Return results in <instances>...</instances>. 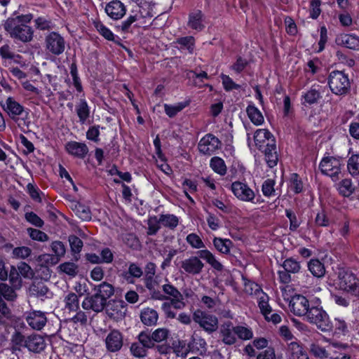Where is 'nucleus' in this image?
Listing matches in <instances>:
<instances>
[{
    "label": "nucleus",
    "instance_id": "393cba45",
    "mask_svg": "<svg viewBox=\"0 0 359 359\" xmlns=\"http://www.w3.org/2000/svg\"><path fill=\"white\" fill-rule=\"evenodd\" d=\"M26 347L30 351L39 353L43 351L46 347L45 339L39 334H32L27 337Z\"/></svg>",
    "mask_w": 359,
    "mask_h": 359
},
{
    "label": "nucleus",
    "instance_id": "ea45409f",
    "mask_svg": "<svg viewBox=\"0 0 359 359\" xmlns=\"http://www.w3.org/2000/svg\"><path fill=\"white\" fill-rule=\"evenodd\" d=\"M210 168L217 174L223 176L226 173L224 161L218 156L212 157L210 162Z\"/></svg>",
    "mask_w": 359,
    "mask_h": 359
},
{
    "label": "nucleus",
    "instance_id": "bf43d9fd",
    "mask_svg": "<svg viewBox=\"0 0 359 359\" xmlns=\"http://www.w3.org/2000/svg\"><path fill=\"white\" fill-rule=\"evenodd\" d=\"M290 189L295 194H299L303 191V182L297 173L291 175Z\"/></svg>",
    "mask_w": 359,
    "mask_h": 359
},
{
    "label": "nucleus",
    "instance_id": "4468645a",
    "mask_svg": "<svg viewBox=\"0 0 359 359\" xmlns=\"http://www.w3.org/2000/svg\"><path fill=\"white\" fill-rule=\"evenodd\" d=\"M24 318L28 325L34 330H41L46 325V313L41 311L31 310L24 313Z\"/></svg>",
    "mask_w": 359,
    "mask_h": 359
},
{
    "label": "nucleus",
    "instance_id": "c85d7f7f",
    "mask_svg": "<svg viewBox=\"0 0 359 359\" xmlns=\"http://www.w3.org/2000/svg\"><path fill=\"white\" fill-rule=\"evenodd\" d=\"M76 112L79 117V122L83 124L90 117V107L84 99H80L76 104Z\"/></svg>",
    "mask_w": 359,
    "mask_h": 359
},
{
    "label": "nucleus",
    "instance_id": "f3484780",
    "mask_svg": "<svg viewBox=\"0 0 359 359\" xmlns=\"http://www.w3.org/2000/svg\"><path fill=\"white\" fill-rule=\"evenodd\" d=\"M106 305L107 302L96 293L86 296L81 304L84 310H91L95 313L102 311Z\"/></svg>",
    "mask_w": 359,
    "mask_h": 359
},
{
    "label": "nucleus",
    "instance_id": "cd10ccee",
    "mask_svg": "<svg viewBox=\"0 0 359 359\" xmlns=\"http://www.w3.org/2000/svg\"><path fill=\"white\" fill-rule=\"evenodd\" d=\"M261 151L264 153L266 161L270 168H273L277 165L278 158L276 143L272 142L266 145L265 148Z\"/></svg>",
    "mask_w": 359,
    "mask_h": 359
},
{
    "label": "nucleus",
    "instance_id": "412c9836",
    "mask_svg": "<svg viewBox=\"0 0 359 359\" xmlns=\"http://www.w3.org/2000/svg\"><path fill=\"white\" fill-rule=\"evenodd\" d=\"M254 140L259 150L265 148L266 145L275 143L273 135L266 129H258L255 133Z\"/></svg>",
    "mask_w": 359,
    "mask_h": 359
},
{
    "label": "nucleus",
    "instance_id": "09e8293b",
    "mask_svg": "<svg viewBox=\"0 0 359 359\" xmlns=\"http://www.w3.org/2000/svg\"><path fill=\"white\" fill-rule=\"evenodd\" d=\"M187 106L185 102H179L175 105L165 104L163 105L165 114L170 117L172 118L177 115V113L181 111Z\"/></svg>",
    "mask_w": 359,
    "mask_h": 359
},
{
    "label": "nucleus",
    "instance_id": "6ab92c4d",
    "mask_svg": "<svg viewBox=\"0 0 359 359\" xmlns=\"http://www.w3.org/2000/svg\"><path fill=\"white\" fill-rule=\"evenodd\" d=\"M123 304L122 301H109L106 305L109 317L116 321L122 320L127 311Z\"/></svg>",
    "mask_w": 359,
    "mask_h": 359
},
{
    "label": "nucleus",
    "instance_id": "6e6d98bb",
    "mask_svg": "<svg viewBox=\"0 0 359 359\" xmlns=\"http://www.w3.org/2000/svg\"><path fill=\"white\" fill-rule=\"evenodd\" d=\"M160 219H158L156 216L150 217L147 221V233L149 236H154L157 233L160 229Z\"/></svg>",
    "mask_w": 359,
    "mask_h": 359
},
{
    "label": "nucleus",
    "instance_id": "2eb2a0df",
    "mask_svg": "<svg viewBox=\"0 0 359 359\" xmlns=\"http://www.w3.org/2000/svg\"><path fill=\"white\" fill-rule=\"evenodd\" d=\"M231 191L237 198L243 201L252 202L255 197L253 190L248 184L241 182H233Z\"/></svg>",
    "mask_w": 359,
    "mask_h": 359
},
{
    "label": "nucleus",
    "instance_id": "a211bd4d",
    "mask_svg": "<svg viewBox=\"0 0 359 359\" xmlns=\"http://www.w3.org/2000/svg\"><path fill=\"white\" fill-rule=\"evenodd\" d=\"M123 344V337L118 330H111L105 339L106 348L109 352H116L121 350Z\"/></svg>",
    "mask_w": 359,
    "mask_h": 359
},
{
    "label": "nucleus",
    "instance_id": "3c124183",
    "mask_svg": "<svg viewBox=\"0 0 359 359\" xmlns=\"http://www.w3.org/2000/svg\"><path fill=\"white\" fill-rule=\"evenodd\" d=\"M257 297L258 299V306L262 315L268 311H272V309L269 304V297L265 292H261Z\"/></svg>",
    "mask_w": 359,
    "mask_h": 359
},
{
    "label": "nucleus",
    "instance_id": "ddd939ff",
    "mask_svg": "<svg viewBox=\"0 0 359 359\" xmlns=\"http://www.w3.org/2000/svg\"><path fill=\"white\" fill-rule=\"evenodd\" d=\"M221 141L211 133L206 134L203 137L198 144L199 151L208 156H211L221 148Z\"/></svg>",
    "mask_w": 359,
    "mask_h": 359
},
{
    "label": "nucleus",
    "instance_id": "473e14b6",
    "mask_svg": "<svg viewBox=\"0 0 359 359\" xmlns=\"http://www.w3.org/2000/svg\"><path fill=\"white\" fill-rule=\"evenodd\" d=\"M72 210L82 220L89 221L91 219V212L88 207L76 202L72 205Z\"/></svg>",
    "mask_w": 359,
    "mask_h": 359
},
{
    "label": "nucleus",
    "instance_id": "72a5a7b5",
    "mask_svg": "<svg viewBox=\"0 0 359 359\" xmlns=\"http://www.w3.org/2000/svg\"><path fill=\"white\" fill-rule=\"evenodd\" d=\"M65 307L69 311L76 312L79 309V297L74 292H69L64 299Z\"/></svg>",
    "mask_w": 359,
    "mask_h": 359
},
{
    "label": "nucleus",
    "instance_id": "f8f14e48",
    "mask_svg": "<svg viewBox=\"0 0 359 359\" xmlns=\"http://www.w3.org/2000/svg\"><path fill=\"white\" fill-rule=\"evenodd\" d=\"M283 271L278 272L279 280L283 283H289L292 278L291 274H295L300 271V262L293 257H290L284 260L282 264Z\"/></svg>",
    "mask_w": 359,
    "mask_h": 359
},
{
    "label": "nucleus",
    "instance_id": "5701e85b",
    "mask_svg": "<svg viewBox=\"0 0 359 359\" xmlns=\"http://www.w3.org/2000/svg\"><path fill=\"white\" fill-rule=\"evenodd\" d=\"M65 148L69 154L79 158H84L88 152V148L85 143L75 141L68 142Z\"/></svg>",
    "mask_w": 359,
    "mask_h": 359
},
{
    "label": "nucleus",
    "instance_id": "bb28decb",
    "mask_svg": "<svg viewBox=\"0 0 359 359\" xmlns=\"http://www.w3.org/2000/svg\"><path fill=\"white\" fill-rule=\"evenodd\" d=\"M203 21V14L201 11L197 10L189 13L187 25L189 27L200 32L205 27Z\"/></svg>",
    "mask_w": 359,
    "mask_h": 359
},
{
    "label": "nucleus",
    "instance_id": "8fccbe9b",
    "mask_svg": "<svg viewBox=\"0 0 359 359\" xmlns=\"http://www.w3.org/2000/svg\"><path fill=\"white\" fill-rule=\"evenodd\" d=\"M138 341L141 344L144 345V347L147 350L155 347L152 336L149 333L145 331L141 332L137 337Z\"/></svg>",
    "mask_w": 359,
    "mask_h": 359
},
{
    "label": "nucleus",
    "instance_id": "9b49d317",
    "mask_svg": "<svg viewBox=\"0 0 359 359\" xmlns=\"http://www.w3.org/2000/svg\"><path fill=\"white\" fill-rule=\"evenodd\" d=\"M319 169L323 175L336 182L341 174V163L339 158L333 156L324 157L319 164Z\"/></svg>",
    "mask_w": 359,
    "mask_h": 359
},
{
    "label": "nucleus",
    "instance_id": "4be33fe9",
    "mask_svg": "<svg viewBox=\"0 0 359 359\" xmlns=\"http://www.w3.org/2000/svg\"><path fill=\"white\" fill-rule=\"evenodd\" d=\"M335 42L338 46L359 50V36L355 34H341L336 37Z\"/></svg>",
    "mask_w": 359,
    "mask_h": 359
},
{
    "label": "nucleus",
    "instance_id": "6e6552de",
    "mask_svg": "<svg viewBox=\"0 0 359 359\" xmlns=\"http://www.w3.org/2000/svg\"><path fill=\"white\" fill-rule=\"evenodd\" d=\"M305 318L307 321L315 324L322 331H328L332 328L329 316L321 306H311Z\"/></svg>",
    "mask_w": 359,
    "mask_h": 359
},
{
    "label": "nucleus",
    "instance_id": "20e7f679",
    "mask_svg": "<svg viewBox=\"0 0 359 359\" xmlns=\"http://www.w3.org/2000/svg\"><path fill=\"white\" fill-rule=\"evenodd\" d=\"M327 83L332 93L337 95H345L351 89V83L347 74L342 71L334 70L330 73Z\"/></svg>",
    "mask_w": 359,
    "mask_h": 359
},
{
    "label": "nucleus",
    "instance_id": "0e129e2a",
    "mask_svg": "<svg viewBox=\"0 0 359 359\" xmlns=\"http://www.w3.org/2000/svg\"><path fill=\"white\" fill-rule=\"evenodd\" d=\"M220 76L225 90L230 91L233 89L238 90L241 88V86L236 84L229 76L222 74Z\"/></svg>",
    "mask_w": 359,
    "mask_h": 359
},
{
    "label": "nucleus",
    "instance_id": "4d7b16f0",
    "mask_svg": "<svg viewBox=\"0 0 359 359\" xmlns=\"http://www.w3.org/2000/svg\"><path fill=\"white\" fill-rule=\"evenodd\" d=\"M94 26L97 31L106 39L109 41L114 40V35L112 32L104 26L101 22H94Z\"/></svg>",
    "mask_w": 359,
    "mask_h": 359
},
{
    "label": "nucleus",
    "instance_id": "f257e3e1",
    "mask_svg": "<svg viewBox=\"0 0 359 359\" xmlns=\"http://www.w3.org/2000/svg\"><path fill=\"white\" fill-rule=\"evenodd\" d=\"M198 257L191 256L180 262L182 273L196 276L200 274L204 267V264L200 258L205 260L214 269L222 271L223 265L216 259L215 255L208 250H201L197 252Z\"/></svg>",
    "mask_w": 359,
    "mask_h": 359
},
{
    "label": "nucleus",
    "instance_id": "e2e57ef3",
    "mask_svg": "<svg viewBox=\"0 0 359 359\" xmlns=\"http://www.w3.org/2000/svg\"><path fill=\"white\" fill-rule=\"evenodd\" d=\"M187 242L193 248L200 249L205 247L201 238L196 233H190L186 238Z\"/></svg>",
    "mask_w": 359,
    "mask_h": 359
},
{
    "label": "nucleus",
    "instance_id": "39448f33",
    "mask_svg": "<svg viewBox=\"0 0 359 359\" xmlns=\"http://www.w3.org/2000/svg\"><path fill=\"white\" fill-rule=\"evenodd\" d=\"M337 274V283L341 290L359 296V279L351 271L345 268H339Z\"/></svg>",
    "mask_w": 359,
    "mask_h": 359
},
{
    "label": "nucleus",
    "instance_id": "7ed1b4c3",
    "mask_svg": "<svg viewBox=\"0 0 359 359\" xmlns=\"http://www.w3.org/2000/svg\"><path fill=\"white\" fill-rule=\"evenodd\" d=\"M138 10H133L129 16L117 26L123 32H128L132 24L136 22L138 27H148L151 25V19L153 18V8L151 6L143 8L138 7Z\"/></svg>",
    "mask_w": 359,
    "mask_h": 359
},
{
    "label": "nucleus",
    "instance_id": "c03bdc74",
    "mask_svg": "<svg viewBox=\"0 0 359 359\" xmlns=\"http://www.w3.org/2000/svg\"><path fill=\"white\" fill-rule=\"evenodd\" d=\"M347 169L353 176L359 175V154H353L347 161Z\"/></svg>",
    "mask_w": 359,
    "mask_h": 359
},
{
    "label": "nucleus",
    "instance_id": "9d476101",
    "mask_svg": "<svg viewBox=\"0 0 359 359\" xmlns=\"http://www.w3.org/2000/svg\"><path fill=\"white\" fill-rule=\"evenodd\" d=\"M192 318L193 320L208 334H212L218 329V318L215 315L198 309L193 313Z\"/></svg>",
    "mask_w": 359,
    "mask_h": 359
},
{
    "label": "nucleus",
    "instance_id": "79ce46f5",
    "mask_svg": "<svg viewBox=\"0 0 359 359\" xmlns=\"http://www.w3.org/2000/svg\"><path fill=\"white\" fill-rule=\"evenodd\" d=\"M180 46V49H186L189 53H193L195 45V39L191 36L180 37L175 41Z\"/></svg>",
    "mask_w": 359,
    "mask_h": 359
},
{
    "label": "nucleus",
    "instance_id": "052dcab7",
    "mask_svg": "<svg viewBox=\"0 0 359 359\" xmlns=\"http://www.w3.org/2000/svg\"><path fill=\"white\" fill-rule=\"evenodd\" d=\"M61 271L63 273L74 277L78 273V266L73 262H65L59 266Z\"/></svg>",
    "mask_w": 359,
    "mask_h": 359
},
{
    "label": "nucleus",
    "instance_id": "603ef678",
    "mask_svg": "<svg viewBox=\"0 0 359 359\" xmlns=\"http://www.w3.org/2000/svg\"><path fill=\"white\" fill-rule=\"evenodd\" d=\"M4 297L8 301H13L16 297L15 290L7 284L0 283V298Z\"/></svg>",
    "mask_w": 359,
    "mask_h": 359
},
{
    "label": "nucleus",
    "instance_id": "864d4df0",
    "mask_svg": "<svg viewBox=\"0 0 359 359\" xmlns=\"http://www.w3.org/2000/svg\"><path fill=\"white\" fill-rule=\"evenodd\" d=\"M131 354L136 358H144L147 354V349L139 341L131 344L130 347Z\"/></svg>",
    "mask_w": 359,
    "mask_h": 359
},
{
    "label": "nucleus",
    "instance_id": "f03ea898",
    "mask_svg": "<svg viewBox=\"0 0 359 359\" xmlns=\"http://www.w3.org/2000/svg\"><path fill=\"white\" fill-rule=\"evenodd\" d=\"M164 294L168 297L169 301L164 302L161 304V310L166 318L174 319L176 317V312L172 309L182 310L187 306L184 300L183 294L170 283H165L162 286Z\"/></svg>",
    "mask_w": 359,
    "mask_h": 359
},
{
    "label": "nucleus",
    "instance_id": "a18cd8bd",
    "mask_svg": "<svg viewBox=\"0 0 359 359\" xmlns=\"http://www.w3.org/2000/svg\"><path fill=\"white\" fill-rule=\"evenodd\" d=\"M244 280V292L249 295L259 296L261 292H263L261 287L255 282L250 281L245 278Z\"/></svg>",
    "mask_w": 359,
    "mask_h": 359
},
{
    "label": "nucleus",
    "instance_id": "7c9ffc66",
    "mask_svg": "<svg viewBox=\"0 0 359 359\" xmlns=\"http://www.w3.org/2000/svg\"><path fill=\"white\" fill-rule=\"evenodd\" d=\"M158 318L157 312L150 308L144 309L140 314V319L143 324L152 326L156 324Z\"/></svg>",
    "mask_w": 359,
    "mask_h": 359
},
{
    "label": "nucleus",
    "instance_id": "f704fd0d",
    "mask_svg": "<svg viewBox=\"0 0 359 359\" xmlns=\"http://www.w3.org/2000/svg\"><path fill=\"white\" fill-rule=\"evenodd\" d=\"M322 86L319 85H313L311 88L309 90H308L304 95V98L305 102L309 104H313L316 103L318 100L320 98V90Z\"/></svg>",
    "mask_w": 359,
    "mask_h": 359
},
{
    "label": "nucleus",
    "instance_id": "2f4dec72",
    "mask_svg": "<svg viewBox=\"0 0 359 359\" xmlns=\"http://www.w3.org/2000/svg\"><path fill=\"white\" fill-rule=\"evenodd\" d=\"M94 291H95V293L102 297V299H103L106 302L107 299L111 297L114 293V287L106 282H103L99 285L95 286L94 287Z\"/></svg>",
    "mask_w": 359,
    "mask_h": 359
},
{
    "label": "nucleus",
    "instance_id": "13d9d810",
    "mask_svg": "<svg viewBox=\"0 0 359 359\" xmlns=\"http://www.w3.org/2000/svg\"><path fill=\"white\" fill-rule=\"evenodd\" d=\"M27 231L29 237L34 241H37L39 242H45L48 241V236L42 231L33 228H28Z\"/></svg>",
    "mask_w": 359,
    "mask_h": 359
},
{
    "label": "nucleus",
    "instance_id": "aec40b11",
    "mask_svg": "<svg viewBox=\"0 0 359 359\" xmlns=\"http://www.w3.org/2000/svg\"><path fill=\"white\" fill-rule=\"evenodd\" d=\"M104 11L111 19L119 20L126 15V8L121 1L113 0L106 5Z\"/></svg>",
    "mask_w": 359,
    "mask_h": 359
},
{
    "label": "nucleus",
    "instance_id": "de8ad7c7",
    "mask_svg": "<svg viewBox=\"0 0 359 359\" xmlns=\"http://www.w3.org/2000/svg\"><path fill=\"white\" fill-rule=\"evenodd\" d=\"M170 334V330L165 327L158 328L151 333L154 344L166 341Z\"/></svg>",
    "mask_w": 359,
    "mask_h": 359
},
{
    "label": "nucleus",
    "instance_id": "a19ab883",
    "mask_svg": "<svg viewBox=\"0 0 359 359\" xmlns=\"http://www.w3.org/2000/svg\"><path fill=\"white\" fill-rule=\"evenodd\" d=\"M232 244L231 241L229 239H223L221 238H215L213 239L215 248L223 254H229L230 252V248Z\"/></svg>",
    "mask_w": 359,
    "mask_h": 359
},
{
    "label": "nucleus",
    "instance_id": "774afa93",
    "mask_svg": "<svg viewBox=\"0 0 359 359\" xmlns=\"http://www.w3.org/2000/svg\"><path fill=\"white\" fill-rule=\"evenodd\" d=\"M274 185H275L274 180H273L271 179H267L266 180H265L263 182V184L262 187V190L263 194L267 197L271 196L275 192Z\"/></svg>",
    "mask_w": 359,
    "mask_h": 359
},
{
    "label": "nucleus",
    "instance_id": "0eeeda50",
    "mask_svg": "<svg viewBox=\"0 0 359 359\" xmlns=\"http://www.w3.org/2000/svg\"><path fill=\"white\" fill-rule=\"evenodd\" d=\"M5 110L8 116L19 127L27 126L29 123V111L11 97L6 101Z\"/></svg>",
    "mask_w": 359,
    "mask_h": 359
},
{
    "label": "nucleus",
    "instance_id": "1a4fd4ad",
    "mask_svg": "<svg viewBox=\"0 0 359 359\" xmlns=\"http://www.w3.org/2000/svg\"><path fill=\"white\" fill-rule=\"evenodd\" d=\"M44 44L47 53L54 56H59L65 52L67 41L59 32H50L46 35Z\"/></svg>",
    "mask_w": 359,
    "mask_h": 359
},
{
    "label": "nucleus",
    "instance_id": "58836bf2",
    "mask_svg": "<svg viewBox=\"0 0 359 359\" xmlns=\"http://www.w3.org/2000/svg\"><path fill=\"white\" fill-rule=\"evenodd\" d=\"M29 292L32 295L36 297H43L46 296L49 290L44 283L39 281L34 282L29 287Z\"/></svg>",
    "mask_w": 359,
    "mask_h": 359
},
{
    "label": "nucleus",
    "instance_id": "49530a36",
    "mask_svg": "<svg viewBox=\"0 0 359 359\" xmlns=\"http://www.w3.org/2000/svg\"><path fill=\"white\" fill-rule=\"evenodd\" d=\"M161 224L171 229H175L179 224L178 217L174 215L166 214L159 216Z\"/></svg>",
    "mask_w": 359,
    "mask_h": 359
},
{
    "label": "nucleus",
    "instance_id": "a878e982",
    "mask_svg": "<svg viewBox=\"0 0 359 359\" xmlns=\"http://www.w3.org/2000/svg\"><path fill=\"white\" fill-rule=\"evenodd\" d=\"M287 354L291 359H309L307 353L304 350L302 346L297 342L292 341L287 344Z\"/></svg>",
    "mask_w": 359,
    "mask_h": 359
},
{
    "label": "nucleus",
    "instance_id": "69168bd1",
    "mask_svg": "<svg viewBox=\"0 0 359 359\" xmlns=\"http://www.w3.org/2000/svg\"><path fill=\"white\" fill-rule=\"evenodd\" d=\"M32 250L26 246L17 247L13 250V257L18 259H26L31 255Z\"/></svg>",
    "mask_w": 359,
    "mask_h": 359
},
{
    "label": "nucleus",
    "instance_id": "338daca9",
    "mask_svg": "<svg viewBox=\"0 0 359 359\" xmlns=\"http://www.w3.org/2000/svg\"><path fill=\"white\" fill-rule=\"evenodd\" d=\"M20 275L18 270L15 267L12 266L8 276L11 283L15 288H20L21 287V278Z\"/></svg>",
    "mask_w": 359,
    "mask_h": 359
},
{
    "label": "nucleus",
    "instance_id": "37998d69",
    "mask_svg": "<svg viewBox=\"0 0 359 359\" xmlns=\"http://www.w3.org/2000/svg\"><path fill=\"white\" fill-rule=\"evenodd\" d=\"M234 332L238 339L241 340H250L253 338V332L252 330L244 325H237L235 326Z\"/></svg>",
    "mask_w": 359,
    "mask_h": 359
},
{
    "label": "nucleus",
    "instance_id": "e433bc0d",
    "mask_svg": "<svg viewBox=\"0 0 359 359\" xmlns=\"http://www.w3.org/2000/svg\"><path fill=\"white\" fill-rule=\"evenodd\" d=\"M337 189L344 197L350 196L355 190V187L351 179H344L337 184Z\"/></svg>",
    "mask_w": 359,
    "mask_h": 359
},
{
    "label": "nucleus",
    "instance_id": "4c0bfd02",
    "mask_svg": "<svg viewBox=\"0 0 359 359\" xmlns=\"http://www.w3.org/2000/svg\"><path fill=\"white\" fill-rule=\"evenodd\" d=\"M171 349L178 357L186 358L189 352V347L184 340L174 341L171 346Z\"/></svg>",
    "mask_w": 359,
    "mask_h": 359
},
{
    "label": "nucleus",
    "instance_id": "c756f323",
    "mask_svg": "<svg viewBox=\"0 0 359 359\" xmlns=\"http://www.w3.org/2000/svg\"><path fill=\"white\" fill-rule=\"evenodd\" d=\"M309 271L316 278H323L325 274V267L318 259H311L307 264Z\"/></svg>",
    "mask_w": 359,
    "mask_h": 359
},
{
    "label": "nucleus",
    "instance_id": "dca6fc26",
    "mask_svg": "<svg viewBox=\"0 0 359 359\" xmlns=\"http://www.w3.org/2000/svg\"><path fill=\"white\" fill-rule=\"evenodd\" d=\"M290 306L291 311L297 316H306L311 307L308 299L301 294L293 296Z\"/></svg>",
    "mask_w": 359,
    "mask_h": 359
},
{
    "label": "nucleus",
    "instance_id": "5fc2aeb1",
    "mask_svg": "<svg viewBox=\"0 0 359 359\" xmlns=\"http://www.w3.org/2000/svg\"><path fill=\"white\" fill-rule=\"evenodd\" d=\"M71 251L74 255L79 254L81 251L83 243V241L76 236L70 235L68 238Z\"/></svg>",
    "mask_w": 359,
    "mask_h": 359
},
{
    "label": "nucleus",
    "instance_id": "b1692460",
    "mask_svg": "<svg viewBox=\"0 0 359 359\" xmlns=\"http://www.w3.org/2000/svg\"><path fill=\"white\" fill-rule=\"evenodd\" d=\"M235 327L230 321L226 322L221 325L220 334L222 341L226 345H232L236 342V334L234 332Z\"/></svg>",
    "mask_w": 359,
    "mask_h": 359
},
{
    "label": "nucleus",
    "instance_id": "423d86ee",
    "mask_svg": "<svg viewBox=\"0 0 359 359\" xmlns=\"http://www.w3.org/2000/svg\"><path fill=\"white\" fill-rule=\"evenodd\" d=\"M19 22L18 20H6L4 27L12 38L22 42L30 41L33 38L32 29L25 24L20 25Z\"/></svg>",
    "mask_w": 359,
    "mask_h": 359
},
{
    "label": "nucleus",
    "instance_id": "680f3d73",
    "mask_svg": "<svg viewBox=\"0 0 359 359\" xmlns=\"http://www.w3.org/2000/svg\"><path fill=\"white\" fill-rule=\"evenodd\" d=\"M311 353L319 359H326L329 357V353L321 346L312 344L310 346Z\"/></svg>",
    "mask_w": 359,
    "mask_h": 359
},
{
    "label": "nucleus",
    "instance_id": "c9c22d12",
    "mask_svg": "<svg viewBox=\"0 0 359 359\" xmlns=\"http://www.w3.org/2000/svg\"><path fill=\"white\" fill-rule=\"evenodd\" d=\"M246 111L249 118L255 125L259 126L264 123V119L262 112L255 105H249Z\"/></svg>",
    "mask_w": 359,
    "mask_h": 359
}]
</instances>
